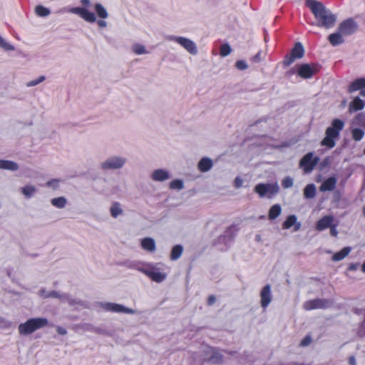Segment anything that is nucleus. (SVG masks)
Listing matches in <instances>:
<instances>
[{
  "mask_svg": "<svg viewBox=\"0 0 365 365\" xmlns=\"http://www.w3.org/2000/svg\"><path fill=\"white\" fill-rule=\"evenodd\" d=\"M306 6L314 16L318 26L329 29L334 25L336 16L322 2L316 0H307Z\"/></svg>",
  "mask_w": 365,
  "mask_h": 365,
  "instance_id": "1",
  "label": "nucleus"
},
{
  "mask_svg": "<svg viewBox=\"0 0 365 365\" xmlns=\"http://www.w3.org/2000/svg\"><path fill=\"white\" fill-rule=\"evenodd\" d=\"M344 123L340 119H334L331 125L326 130V136L322 140V145L332 148L335 146V139L339 137L341 130L344 128Z\"/></svg>",
  "mask_w": 365,
  "mask_h": 365,
  "instance_id": "2",
  "label": "nucleus"
},
{
  "mask_svg": "<svg viewBox=\"0 0 365 365\" xmlns=\"http://www.w3.org/2000/svg\"><path fill=\"white\" fill-rule=\"evenodd\" d=\"M48 324V320L45 318H34L28 320L19 327V331L21 334H31L36 329L46 327Z\"/></svg>",
  "mask_w": 365,
  "mask_h": 365,
  "instance_id": "3",
  "label": "nucleus"
},
{
  "mask_svg": "<svg viewBox=\"0 0 365 365\" xmlns=\"http://www.w3.org/2000/svg\"><path fill=\"white\" fill-rule=\"evenodd\" d=\"M255 192L260 197H267L271 198L279 192V186L277 183H259L255 187Z\"/></svg>",
  "mask_w": 365,
  "mask_h": 365,
  "instance_id": "4",
  "label": "nucleus"
},
{
  "mask_svg": "<svg viewBox=\"0 0 365 365\" xmlns=\"http://www.w3.org/2000/svg\"><path fill=\"white\" fill-rule=\"evenodd\" d=\"M319 158L314 156L313 153H307L299 161V168L304 173H311L319 163Z\"/></svg>",
  "mask_w": 365,
  "mask_h": 365,
  "instance_id": "5",
  "label": "nucleus"
},
{
  "mask_svg": "<svg viewBox=\"0 0 365 365\" xmlns=\"http://www.w3.org/2000/svg\"><path fill=\"white\" fill-rule=\"evenodd\" d=\"M304 54V49L299 42L295 43L290 53L284 56L283 63L285 66L291 65L296 59L302 58Z\"/></svg>",
  "mask_w": 365,
  "mask_h": 365,
  "instance_id": "6",
  "label": "nucleus"
},
{
  "mask_svg": "<svg viewBox=\"0 0 365 365\" xmlns=\"http://www.w3.org/2000/svg\"><path fill=\"white\" fill-rule=\"evenodd\" d=\"M319 71V66L317 64L303 63L297 66V74L302 78L307 79L312 78Z\"/></svg>",
  "mask_w": 365,
  "mask_h": 365,
  "instance_id": "7",
  "label": "nucleus"
},
{
  "mask_svg": "<svg viewBox=\"0 0 365 365\" xmlns=\"http://www.w3.org/2000/svg\"><path fill=\"white\" fill-rule=\"evenodd\" d=\"M358 28L356 22L351 18L343 21L338 27V31L344 36L354 34Z\"/></svg>",
  "mask_w": 365,
  "mask_h": 365,
  "instance_id": "8",
  "label": "nucleus"
},
{
  "mask_svg": "<svg viewBox=\"0 0 365 365\" xmlns=\"http://www.w3.org/2000/svg\"><path fill=\"white\" fill-rule=\"evenodd\" d=\"M332 302L329 299H315L309 300L304 304V308L307 310L314 309H324L331 306Z\"/></svg>",
  "mask_w": 365,
  "mask_h": 365,
  "instance_id": "9",
  "label": "nucleus"
},
{
  "mask_svg": "<svg viewBox=\"0 0 365 365\" xmlns=\"http://www.w3.org/2000/svg\"><path fill=\"white\" fill-rule=\"evenodd\" d=\"M360 91V95L365 97V78H359L352 81L347 88L349 93Z\"/></svg>",
  "mask_w": 365,
  "mask_h": 365,
  "instance_id": "10",
  "label": "nucleus"
},
{
  "mask_svg": "<svg viewBox=\"0 0 365 365\" xmlns=\"http://www.w3.org/2000/svg\"><path fill=\"white\" fill-rule=\"evenodd\" d=\"M173 39L185 48L190 53L195 55L197 53L196 45L191 40L185 37H173Z\"/></svg>",
  "mask_w": 365,
  "mask_h": 365,
  "instance_id": "11",
  "label": "nucleus"
},
{
  "mask_svg": "<svg viewBox=\"0 0 365 365\" xmlns=\"http://www.w3.org/2000/svg\"><path fill=\"white\" fill-rule=\"evenodd\" d=\"M71 11L79 15L82 19L89 23H93L96 21L95 14L93 12H90L85 8L74 7L71 9Z\"/></svg>",
  "mask_w": 365,
  "mask_h": 365,
  "instance_id": "12",
  "label": "nucleus"
},
{
  "mask_svg": "<svg viewBox=\"0 0 365 365\" xmlns=\"http://www.w3.org/2000/svg\"><path fill=\"white\" fill-rule=\"evenodd\" d=\"M125 162V159L121 158H111L102 164V168L103 169H118L121 168L124 165Z\"/></svg>",
  "mask_w": 365,
  "mask_h": 365,
  "instance_id": "13",
  "label": "nucleus"
},
{
  "mask_svg": "<svg viewBox=\"0 0 365 365\" xmlns=\"http://www.w3.org/2000/svg\"><path fill=\"white\" fill-rule=\"evenodd\" d=\"M336 182L335 177H329L322 183L319 190L321 192L332 191L335 189Z\"/></svg>",
  "mask_w": 365,
  "mask_h": 365,
  "instance_id": "14",
  "label": "nucleus"
},
{
  "mask_svg": "<svg viewBox=\"0 0 365 365\" xmlns=\"http://www.w3.org/2000/svg\"><path fill=\"white\" fill-rule=\"evenodd\" d=\"M334 217L331 215H326L317 221L315 228H335L332 225Z\"/></svg>",
  "mask_w": 365,
  "mask_h": 365,
  "instance_id": "15",
  "label": "nucleus"
},
{
  "mask_svg": "<svg viewBox=\"0 0 365 365\" xmlns=\"http://www.w3.org/2000/svg\"><path fill=\"white\" fill-rule=\"evenodd\" d=\"M261 304L262 307H266L271 301L270 286L266 285L261 292Z\"/></svg>",
  "mask_w": 365,
  "mask_h": 365,
  "instance_id": "16",
  "label": "nucleus"
},
{
  "mask_svg": "<svg viewBox=\"0 0 365 365\" xmlns=\"http://www.w3.org/2000/svg\"><path fill=\"white\" fill-rule=\"evenodd\" d=\"M365 106V101L359 97H355L349 104L350 111H358L362 110Z\"/></svg>",
  "mask_w": 365,
  "mask_h": 365,
  "instance_id": "17",
  "label": "nucleus"
},
{
  "mask_svg": "<svg viewBox=\"0 0 365 365\" xmlns=\"http://www.w3.org/2000/svg\"><path fill=\"white\" fill-rule=\"evenodd\" d=\"M343 36L339 31L338 32L330 34L328 37L329 43L333 46H336L344 43Z\"/></svg>",
  "mask_w": 365,
  "mask_h": 365,
  "instance_id": "18",
  "label": "nucleus"
},
{
  "mask_svg": "<svg viewBox=\"0 0 365 365\" xmlns=\"http://www.w3.org/2000/svg\"><path fill=\"white\" fill-rule=\"evenodd\" d=\"M143 272L147 276L157 282H162L165 278V274L153 269L144 270Z\"/></svg>",
  "mask_w": 365,
  "mask_h": 365,
  "instance_id": "19",
  "label": "nucleus"
},
{
  "mask_svg": "<svg viewBox=\"0 0 365 365\" xmlns=\"http://www.w3.org/2000/svg\"><path fill=\"white\" fill-rule=\"evenodd\" d=\"M152 178L155 181H165L169 178V174L164 170H155L152 174Z\"/></svg>",
  "mask_w": 365,
  "mask_h": 365,
  "instance_id": "20",
  "label": "nucleus"
},
{
  "mask_svg": "<svg viewBox=\"0 0 365 365\" xmlns=\"http://www.w3.org/2000/svg\"><path fill=\"white\" fill-rule=\"evenodd\" d=\"M212 167V161L207 158H202L198 163V169L201 172H207Z\"/></svg>",
  "mask_w": 365,
  "mask_h": 365,
  "instance_id": "21",
  "label": "nucleus"
},
{
  "mask_svg": "<svg viewBox=\"0 0 365 365\" xmlns=\"http://www.w3.org/2000/svg\"><path fill=\"white\" fill-rule=\"evenodd\" d=\"M0 168L14 171L18 170L19 165L11 160H0Z\"/></svg>",
  "mask_w": 365,
  "mask_h": 365,
  "instance_id": "22",
  "label": "nucleus"
},
{
  "mask_svg": "<svg viewBox=\"0 0 365 365\" xmlns=\"http://www.w3.org/2000/svg\"><path fill=\"white\" fill-rule=\"evenodd\" d=\"M297 218L294 215H291L287 217L283 223L282 228H290L295 225L294 228H299L300 224L297 222Z\"/></svg>",
  "mask_w": 365,
  "mask_h": 365,
  "instance_id": "23",
  "label": "nucleus"
},
{
  "mask_svg": "<svg viewBox=\"0 0 365 365\" xmlns=\"http://www.w3.org/2000/svg\"><path fill=\"white\" fill-rule=\"evenodd\" d=\"M281 212H282V208L279 204H275V205H272L269 210V213H268L269 220H272L276 219L277 217H279L280 215Z\"/></svg>",
  "mask_w": 365,
  "mask_h": 365,
  "instance_id": "24",
  "label": "nucleus"
},
{
  "mask_svg": "<svg viewBox=\"0 0 365 365\" xmlns=\"http://www.w3.org/2000/svg\"><path fill=\"white\" fill-rule=\"evenodd\" d=\"M316 195V187L314 184L307 185L304 190V197L313 198Z\"/></svg>",
  "mask_w": 365,
  "mask_h": 365,
  "instance_id": "25",
  "label": "nucleus"
},
{
  "mask_svg": "<svg viewBox=\"0 0 365 365\" xmlns=\"http://www.w3.org/2000/svg\"><path fill=\"white\" fill-rule=\"evenodd\" d=\"M142 247L148 251L153 252L155 249V242L152 238H145L141 242Z\"/></svg>",
  "mask_w": 365,
  "mask_h": 365,
  "instance_id": "26",
  "label": "nucleus"
},
{
  "mask_svg": "<svg viewBox=\"0 0 365 365\" xmlns=\"http://www.w3.org/2000/svg\"><path fill=\"white\" fill-rule=\"evenodd\" d=\"M351 250L350 247H344L343 250H341L340 252L335 253L332 256V259L334 261H339L342 259H344L346 256L348 255Z\"/></svg>",
  "mask_w": 365,
  "mask_h": 365,
  "instance_id": "27",
  "label": "nucleus"
},
{
  "mask_svg": "<svg viewBox=\"0 0 365 365\" xmlns=\"http://www.w3.org/2000/svg\"><path fill=\"white\" fill-rule=\"evenodd\" d=\"M182 250H183V248L180 245H175V247H173V248L171 250V253H170L171 259L175 260V259H178L180 257V255L182 252Z\"/></svg>",
  "mask_w": 365,
  "mask_h": 365,
  "instance_id": "28",
  "label": "nucleus"
},
{
  "mask_svg": "<svg viewBox=\"0 0 365 365\" xmlns=\"http://www.w3.org/2000/svg\"><path fill=\"white\" fill-rule=\"evenodd\" d=\"M95 9L97 15L100 18L104 19L108 17V14L106 9L101 4H96L95 5Z\"/></svg>",
  "mask_w": 365,
  "mask_h": 365,
  "instance_id": "29",
  "label": "nucleus"
},
{
  "mask_svg": "<svg viewBox=\"0 0 365 365\" xmlns=\"http://www.w3.org/2000/svg\"><path fill=\"white\" fill-rule=\"evenodd\" d=\"M36 187L33 185H26L21 188V192L27 198L31 197L36 192Z\"/></svg>",
  "mask_w": 365,
  "mask_h": 365,
  "instance_id": "30",
  "label": "nucleus"
},
{
  "mask_svg": "<svg viewBox=\"0 0 365 365\" xmlns=\"http://www.w3.org/2000/svg\"><path fill=\"white\" fill-rule=\"evenodd\" d=\"M107 307L109 309L117 312H133L129 309H127L121 305L115 304H108Z\"/></svg>",
  "mask_w": 365,
  "mask_h": 365,
  "instance_id": "31",
  "label": "nucleus"
},
{
  "mask_svg": "<svg viewBox=\"0 0 365 365\" xmlns=\"http://www.w3.org/2000/svg\"><path fill=\"white\" fill-rule=\"evenodd\" d=\"M51 203L58 208H63L66 204V200L63 197H59L52 199Z\"/></svg>",
  "mask_w": 365,
  "mask_h": 365,
  "instance_id": "32",
  "label": "nucleus"
},
{
  "mask_svg": "<svg viewBox=\"0 0 365 365\" xmlns=\"http://www.w3.org/2000/svg\"><path fill=\"white\" fill-rule=\"evenodd\" d=\"M351 135L354 140L359 141L363 138L364 132L361 128H354L351 130Z\"/></svg>",
  "mask_w": 365,
  "mask_h": 365,
  "instance_id": "33",
  "label": "nucleus"
},
{
  "mask_svg": "<svg viewBox=\"0 0 365 365\" xmlns=\"http://www.w3.org/2000/svg\"><path fill=\"white\" fill-rule=\"evenodd\" d=\"M123 210L120 208V205L118 202L113 203L110 207V214L113 217H118L122 213Z\"/></svg>",
  "mask_w": 365,
  "mask_h": 365,
  "instance_id": "34",
  "label": "nucleus"
},
{
  "mask_svg": "<svg viewBox=\"0 0 365 365\" xmlns=\"http://www.w3.org/2000/svg\"><path fill=\"white\" fill-rule=\"evenodd\" d=\"M35 11L38 16L42 17L46 16L50 14L49 9L41 5L36 6Z\"/></svg>",
  "mask_w": 365,
  "mask_h": 365,
  "instance_id": "35",
  "label": "nucleus"
},
{
  "mask_svg": "<svg viewBox=\"0 0 365 365\" xmlns=\"http://www.w3.org/2000/svg\"><path fill=\"white\" fill-rule=\"evenodd\" d=\"M232 51L231 47L228 43L221 45L220 48V53L222 56H228Z\"/></svg>",
  "mask_w": 365,
  "mask_h": 365,
  "instance_id": "36",
  "label": "nucleus"
},
{
  "mask_svg": "<svg viewBox=\"0 0 365 365\" xmlns=\"http://www.w3.org/2000/svg\"><path fill=\"white\" fill-rule=\"evenodd\" d=\"M293 185V180L292 178L287 176L285 177L282 181V186L283 188L287 189L292 187Z\"/></svg>",
  "mask_w": 365,
  "mask_h": 365,
  "instance_id": "37",
  "label": "nucleus"
},
{
  "mask_svg": "<svg viewBox=\"0 0 365 365\" xmlns=\"http://www.w3.org/2000/svg\"><path fill=\"white\" fill-rule=\"evenodd\" d=\"M170 187L172 189L181 190L183 187V182L181 180H174L170 182Z\"/></svg>",
  "mask_w": 365,
  "mask_h": 365,
  "instance_id": "38",
  "label": "nucleus"
},
{
  "mask_svg": "<svg viewBox=\"0 0 365 365\" xmlns=\"http://www.w3.org/2000/svg\"><path fill=\"white\" fill-rule=\"evenodd\" d=\"M0 46L6 51H13L14 47L10 43L6 42L4 39L0 36Z\"/></svg>",
  "mask_w": 365,
  "mask_h": 365,
  "instance_id": "39",
  "label": "nucleus"
},
{
  "mask_svg": "<svg viewBox=\"0 0 365 365\" xmlns=\"http://www.w3.org/2000/svg\"><path fill=\"white\" fill-rule=\"evenodd\" d=\"M235 66L237 69L241 70V71L245 70L248 67L246 62L242 60L237 61V62L235 63Z\"/></svg>",
  "mask_w": 365,
  "mask_h": 365,
  "instance_id": "40",
  "label": "nucleus"
},
{
  "mask_svg": "<svg viewBox=\"0 0 365 365\" xmlns=\"http://www.w3.org/2000/svg\"><path fill=\"white\" fill-rule=\"evenodd\" d=\"M44 80H45V77L43 76H41L36 80L31 81L29 83H27V86H34L43 82Z\"/></svg>",
  "mask_w": 365,
  "mask_h": 365,
  "instance_id": "41",
  "label": "nucleus"
},
{
  "mask_svg": "<svg viewBox=\"0 0 365 365\" xmlns=\"http://www.w3.org/2000/svg\"><path fill=\"white\" fill-rule=\"evenodd\" d=\"M133 51L137 54H143L145 53V48L143 46L137 44L134 46Z\"/></svg>",
  "mask_w": 365,
  "mask_h": 365,
  "instance_id": "42",
  "label": "nucleus"
},
{
  "mask_svg": "<svg viewBox=\"0 0 365 365\" xmlns=\"http://www.w3.org/2000/svg\"><path fill=\"white\" fill-rule=\"evenodd\" d=\"M312 341V339L309 336H307L300 343V345L302 346H308Z\"/></svg>",
  "mask_w": 365,
  "mask_h": 365,
  "instance_id": "43",
  "label": "nucleus"
},
{
  "mask_svg": "<svg viewBox=\"0 0 365 365\" xmlns=\"http://www.w3.org/2000/svg\"><path fill=\"white\" fill-rule=\"evenodd\" d=\"M58 180H51L47 182L46 185L48 187H53V188H56L58 187Z\"/></svg>",
  "mask_w": 365,
  "mask_h": 365,
  "instance_id": "44",
  "label": "nucleus"
},
{
  "mask_svg": "<svg viewBox=\"0 0 365 365\" xmlns=\"http://www.w3.org/2000/svg\"><path fill=\"white\" fill-rule=\"evenodd\" d=\"M235 184L236 187H240L242 185V180L240 178H237L235 180Z\"/></svg>",
  "mask_w": 365,
  "mask_h": 365,
  "instance_id": "45",
  "label": "nucleus"
},
{
  "mask_svg": "<svg viewBox=\"0 0 365 365\" xmlns=\"http://www.w3.org/2000/svg\"><path fill=\"white\" fill-rule=\"evenodd\" d=\"M97 24L101 28L106 27L107 26V23L103 20H98Z\"/></svg>",
  "mask_w": 365,
  "mask_h": 365,
  "instance_id": "46",
  "label": "nucleus"
},
{
  "mask_svg": "<svg viewBox=\"0 0 365 365\" xmlns=\"http://www.w3.org/2000/svg\"><path fill=\"white\" fill-rule=\"evenodd\" d=\"M57 331L59 334L64 335L66 334V330L62 327H58Z\"/></svg>",
  "mask_w": 365,
  "mask_h": 365,
  "instance_id": "47",
  "label": "nucleus"
},
{
  "mask_svg": "<svg viewBox=\"0 0 365 365\" xmlns=\"http://www.w3.org/2000/svg\"><path fill=\"white\" fill-rule=\"evenodd\" d=\"M215 297L214 296H210L209 298H208V304H212L215 302Z\"/></svg>",
  "mask_w": 365,
  "mask_h": 365,
  "instance_id": "48",
  "label": "nucleus"
},
{
  "mask_svg": "<svg viewBox=\"0 0 365 365\" xmlns=\"http://www.w3.org/2000/svg\"><path fill=\"white\" fill-rule=\"evenodd\" d=\"M349 361L351 365H356V361L354 356H351L349 359Z\"/></svg>",
  "mask_w": 365,
  "mask_h": 365,
  "instance_id": "49",
  "label": "nucleus"
},
{
  "mask_svg": "<svg viewBox=\"0 0 365 365\" xmlns=\"http://www.w3.org/2000/svg\"><path fill=\"white\" fill-rule=\"evenodd\" d=\"M81 2L83 6H88L90 4L89 0H81Z\"/></svg>",
  "mask_w": 365,
  "mask_h": 365,
  "instance_id": "50",
  "label": "nucleus"
},
{
  "mask_svg": "<svg viewBox=\"0 0 365 365\" xmlns=\"http://www.w3.org/2000/svg\"><path fill=\"white\" fill-rule=\"evenodd\" d=\"M337 234V232L336 230H331V235L334 237H336Z\"/></svg>",
  "mask_w": 365,
  "mask_h": 365,
  "instance_id": "51",
  "label": "nucleus"
},
{
  "mask_svg": "<svg viewBox=\"0 0 365 365\" xmlns=\"http://www.w3.org/2000/svg\"><path fill=\"white\" fill-rule=\"evenodd\" d=\"M260 55V53L259 52L256 56L253 57V61H255L256 58H259V56Z\"/></svg>",
  "mask_w": 365,
  "mask_h": 365,
  "instance_id": "52",
  "label": "nucleus"
},
{
  "mask_svg": "<svg viewBox=\"0 0 365 365\" xmlns=\"http://www.w3.org/2000/svg\"><path fill=\"white\" fill-rule=\"evenodd\" d=\"M289 365H305V364H297V363L293 362V363H291Z\"/></svg>",
  "mask_w": 365,
  "mask_h": 365,
  "instance_id": "53",
  "label": "nucleus"
},
{
  "mask_svg": "<svg viewBox=\"0 0 365 365\" xmlns=\"http://www.w3.org/2000/svg\"><path fill=\"white\" fill-rule=\"evenodd\" d=\"M362 270L365 272V262L362 264Z\"/></svg>",
  "mask_w": 365,
  "mask_h": 365,
  "instance_id": "54",
  "label": "nucleus"
},
{
  "mask_svg": "<svg viewBox=\"0 0 365 365\" xmlns=\"http://www.w3.org/2000/svg\"><path fill=\"white\" fill-rule=\"evenodd\" d=\"M363 214H364V215L365 216V205H364V207H363Z\"/></svg>",
  "mask_w": 365,
  "mask_h": 365,
  "instance_id": "55",
  "label": "nucleus"
}]
</instances>
